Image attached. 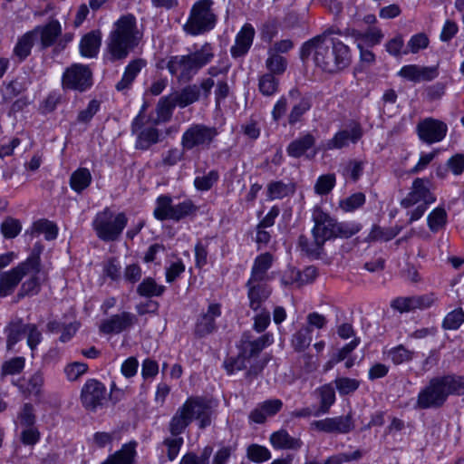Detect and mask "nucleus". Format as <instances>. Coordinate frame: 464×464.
<instances>
[{"instance_id": "49530a36", "label": "nucleus", "mask_w": 464, "mask_h": 464, "mask_svg": "<svg viewBox=\"0 0 464 464\" xmlns=\"http://www.w3.org/2000/svg\"><path fill=\"white\" fill-rule=\"evenodd\" d=\"M279 85V80L273 73H265L259 77L258 90L265 96L274 95Z\"/></svg>"}, {"instance_id": "ea45409f", "label": "nucleus", "mask_w": 464, "mask_h": 464, "mask_svg": "<svg viewBox=\"0 0 464 464\" xmlns=\"http://www.w3.org/2000/svg\"><path fill=\"white\" fill-rule=\"evenodd\" d=\"M165 289V286L158 285L154 278L147 277L137 286V293L140 296L150 298L162 295Z\"/></svg>"}, {"instance_id": "4d7b16f0", "label": "nucleus", "mask_w": 464, "mask_h": 464, "mask_svg": "<svg viewBox=\"0 0 464 464\" xmlns=\"http://www.w3.org/2000/svg\"><path fill=\"white\" fill-rule=\"evenodd\" d=\"M365 203V195L362 192H356L343 200L340 201V208L345 212H351L362 207Z\"/></svg>"}, {"instance_id": "c85d7f7f", "label": "nucleus", "mask_w": 464, "mask_h": 464, "mask_svg": "<svg viewBox=\"0 0 464 464\" xmlns=\"http://www.w3.org/2000/svg\"><path fill=\"white\" fill-rule=\"evenodd\" d=\"M246 286L248 288L249 305L251 309L256 311L270 295L271 289L266 282H255L250 285V280L247 281Z\"/></svg>"}, {"instance_id": "6e6d98bb", "label": "nucleus", "mask_w": 464, "mask_h": 464, "mask_svg": "<svg viewBox=\"0 0 464 464\" xmlns=\"http://www.w3.org/2000/svg\"><path fill=\"white\" fill-rule=\"evenodd\" d=\"M334 238H349L361 230V226L356 223L337 222L335 220Z\"/></svg>"}, {"instance_id": "de8ad7c7", "label": "nucleus", "mask_w": 464, "mask_h": 464, "mask_svg": "<svg viewBox=\"0 0 464 464\" xmlns=\"http://www.w3.org/2000/svg\"><path fill=\"white\" fill-rule=\"evenodd\" d=\"M176 106H178V104L171 94L162 97L157 105L158 118L162 121H169Z\"/></svg>"}, {"instance_id": "4468645a", "label": "nucleus", "mask_w": 464, "mask_h": 464, "mask_svg": "<svg viewBox=\"0 0 464 464\" xmlns=\"http://www.w3.org/2000/svg\"><path fill=\"white\" fill-rule=\"evenodd\" d=\"M221 315V305L218 303L209 304L207 311H202L197 318L194 334L203 338L217 331L216 319Z\"/></svg>"}, {"instance_id": "dca6fc26", "label": "nucleus", "mask_w": 464, "mask_h": 464, "mask_svg": "<svg viewBox=\"0 0 464 464\" xmlns=\"http://www.w3.org/2000/svg\"><path fill=\"white\" fill-rule=\"evenodd\" d=\"M311 425L315 430L327 433L345 434L354 429V422L351 413H348L345 416L314 420Z\"/></svg>"}, {"instance_id": "f3484780", "label": "nucleus", "mask_w": 464, "mask_h": 464, "mask_svg": "<svg viewBox=\"0 0 464 464\" xmlns=\"http://www.w3.org/2000/svg\"><path fill=\"white\" fill-rule=\"evenodd\" d=\"M426 180L417 178L411 187V190L408 193L406 198L401 201V207L408 208L413 205L422 202L426 204L433 203L436 198L427 187Z\"/></svg>"}, {"instance_id": "a878e982", "label": "nucleus", "mask_w": 464, "mask_h": 464, "mask_svg": "<svg viewBox=\"0 0 464 464\" xmlns=\"http://www.w3.org/2000/svg\"><path fill=\"white\" fill-rule=\"evenodd\" d=\"M283 407L279 399H272L259 403L249 414V419L255 423H264L267 417L276 415Z\"/></svg>"}, {"instance_id": "ddd939ff", "label": "nucleus", "mask_w": 464, "mask_h": 464, "mask_svg": "<svg viewBox=\"0 0 464 464\" xmlns=\"http://www.w3.org/2000/svg\"><path fill=\"white\" fill-rule=\"evenodd\" d=\"M106 397L105 386L95 379H89L82 389V402L87 410L95 411L98 407L102 406Z\"/></svg>"}, {"instance_id": "5fc2aeb1", "label": "nucleus", "mask_w": 464, "mask_h": 464, "mask_svg": "<svg viewBox=\"0 0 464 464\" xmlns=\"http://www.w3.org/2000/svg\"><path fill=\"white\" fill-rule=\"evenodd\" d=\"M317 268L314 266L305 267L302 272L292 271L291 283L296 282L300 285L312 283L317 277Z\"/></svg>"}, {"instance_id": "6ab92c4d", "label": "nucleus", "mask_w": 464, "mask_h": 464, "mask_svg": "<svg viewBox=\"0 0 464 464\" xmlns=\"http://www.w3.org/2000/svg\"><path fill=\"white\" fill-rule=\"evenodd\" d=\"M136 322L137 318L133 314L122 312L104 320L100 326V331L107 334H120L131 327Z\"/></svg>"}, {"instance_id": "864d4df0", "label": "nucleus", "mask_w": 464, "mask_h": 464, "mask_svg": "<svg viewBox=\"0 0 464 464\" xmlns=\"http://www.w3.org/2000/svg\"><path fill=\"white\" fill-rule=\"evenodd\" d=\"M428 45V36L424 33L416 34L408 42L407 48L403 50V54L417 53L420 50L427 48Z\"/></svg>"}, {"instance_id": "a18cd8bd", "label": "nucleus", "mask_w": 464, "mask_h": 464, "mask_svg": "<svg viewBox=\"0 0 464 464\" xmlns=\"http://www.w3.org/2000/svg\"><path fill=\"white\" fill-rule=\"evenodd\" d=\"M159 141V131L156 128L150 127L140 131L137 137L136 148L148 150L151 145Z\"/></svg>"}, {"instance_id": "5701e85b", "label": "nucleus", "mask_w": 464, "mask_h": 464, "mask_svg": "<svg viewBox=\"0 0 464 464\" xmlns=\"http://www.w3.org/2000/svg\"><path fill=\"white\" fill-rule=\"evenodd\" d=\"M255 37V29L250 24H245L236 36L235 44L230 53L234 58H239L246 54Z\"/></svg>"}, {"instance_id": "4c0bfd02", "label": "nucleus", "mask_w": 464, "mask_h": 464, "mask_svg": "<svg viewBox=\"0 0 464 464\" xmlns=\"http://www.w3.org/2000/svg\"><path fill=\"white\" fill-rule=\"evenodd\" d=\"M92 174L86 168H79L70 177V187L77 193H82L92 182Z\"/></svg>"}, {"instance_id": "f257e3e1", "label": "nucleus", "mask_w": 464, "mask_h": 464, "mask_svg": "<svg viewBox=\"0 0 464 464\" xmlns=\"http://www.w3.org/2000/svg\"><path fill=\"white\" fill-rule=\"evenodd\" d=\"M334 29H328L324 34L305 42L300 53V57L305 61L312 53L315 65L328 73H336L348 67L352 55L348 45L338 39L331 38ZM336 34H341L340 31Z\"/></svg>"}, {"instance_id": "7ed1b4c3", "label": "nucleus", "mask_w": 464, "mask_h": 464, "mask_svg": "<svg viewBox=\"0 0 464 464\" xmlns=\"http://www.w3.org/2000/svg\"><path fill=\"white\" fill-rule=\"evenodd\" d=\"M215 404L210 399L191 396L178 408L169 423V431L172 436L182 434L195 419L198 428L203 430L211 424Z\"/></svg>"}, {"instance_id": "39448f33", "label": "nucleus", "mask_w": 464, "mask_h": 464, "mask_svg": "<svg viewBox=\"0 0 464 464\" xmlns=\"http://www.w3.org/2000/svg\"><path fill=\"white\" fill-rule=\"evenodd\" d=\"M214 56V47L211 44L205 43L199 49L186 55L171 56L167 69L179 82H189Z\"/></svg>"}, {"instance_id": "a19ab883", "label": "nucleus", "mask_w": 464, "mask_h": 464, "mask_svg": "<svg viewBox=\"0 0 464 464\" xmlns=\"http://www.w3.org/2000/svg\"><path fill=\"white\" fill-rule=\"evenodd\" d=\"M295 193V185L293 183H284L283 181H273L267 186V197L270 199H280Z\"/></svg>"}, {"instance_id": "6e6552de", "label": "nucleus", "mask_w": 464, "mask_h": 464, "mask_svg": "<svg viewBox=\"0 0 464 464\" xmlns=\"http://www.w3.org/2000/svg\"><path fill=\"white\" fill-rule=\"evenodd\" d=\"M197 210L198 207L191 199H186L177 205H172V198L169 196L162 195L157 198V206L153 214L160 221L167 219L179 221L194 215Z\"/></svg>"}, {"instance_id": "9b49d317", "label": "nucleus", "mask_w": 464, "mask_h": 464, "mask_svg": "<svg viewBox=\"0 0 464 464\" xmlns=\"http://www.w3.org/2000/svg\"><path fill=\"white\" fill-rule=\"evenodd\" d=\"M62 84L63 89L84 92L92 84V72L89 66L74 63L64 71Z\"/></svg>"}, {"instance_id": "2f4dec72", "label": "nucleus", "mask_w": 464, "mask_h": 464, "mask_svg": "<svg viewBox=\"0 0 464 464\" xmlns=\"http://www.w3.org/2000/svg\"><path fill=\"white\" fill-rule=\"evenodd\" d=\"M32 83V78L27 72L17 75L5 84L4 99L8 101L24 92Z\"/></svg>"}, {"instance_id": "2eb2a0df", "label": "nucleus", "mask_w": 464, "mask_h": 464, "mask_svg": "<svg viewBox=\"0 0 464 464\" xmlns=\"http://www.w3.org/2000/svg\"><path fill=\"white\" fill-rule=\"evenodd\" d=\"M312 219L314 223L312 229L313 237H317L324 243L334 238L335 219L319 207L314 208Z\"/></svg>"}, {"instance_id": "774afa93", "label": "nucleus", "mask_w": 464, "mask_h": 464, "mask_svg": "<svg viewBox=\"0 0 464 464\" xmlns=\"http://www.w3.org/2000/svg\"><path fill=\"white\" fill-rule=\"evenodd\" d=\"M88 370V365L84 362H74L64 368V373L70 381H76Z\"/></svg>"}, {"instance_id": "bb28decb", "label": "nucleus", "mask_w": 464, "mask_h": 464, "mask_svg": "<svg viewBox=\"0 0 464 464\" xmlns=\"http://www.w3.org/2000/svg\"><path fill=\"white\" fill-rule=\"evenodd\" d=\"M28 257H34L37 258V270L32 271L27 274L29 276V278L24 281L17 295H16V302L20 301L25 296L28 295H37L40 292L41 285H40V278L39 275L41 273V259L39 255H31Z\"/></svg>"}, {"instance_id": "c756f323", "label": "nucleus", "mask_w": 464, "mask_h": 464, "mask_svg": "<svg viewBox=\"0 0 464 464\" xmlns=\"http://www.w3.org/2000/svg\"><path fill=\"white\" fill-rule=\"evenodd\" d=\"M273 260V256L267 252L256 257L248 279L250 285L255 282H266L268 279L267 271L272 266Z\"/></svg>"}, {"instance_id": "e433bc0d", "label": "nucleus", "mask_w": 464, "mask_h": 464, "mask_svg": "<svg viewBox=\"0 0 464 464\" xmlns=\"http://www.w3.org/2000/svg\"><path fill=\"white\" fill-rule=\"evenodd\" d=\"M171 95L179 107L185 108L199 99V87L197 84L188 85Z\"/></svg>"}, {"instance_id": "f8f14e48", "label": "nucleus", "mask_w": 464, "mask_h": 464, "mask_svg": "<svg viewBox=\"0 0 464 464\" xmlns=\"http://www.w3.org/2000/svg\"><path fill=\"white\" fill-rule=\"evenodd\" d=\"M416 129L420 140L427 144L441 141L448 131L445 122L433 118H426L420 121Z\"/></svg>"}, {"instance_id": "603ef678", "label": "nucleus", "mask_w": 464, "mask_h": 464, "mask_svg": "<svg viewBox=\"0 0 464 464\" xmlns=\"http://www.w3.org/2000/svg\"><path fill=\"white\" fill-rule=\"evenodd\" d=\"M34 230L38 234H44L46 240L56 238L58 234L57 226L46 219H41L34 223Z\"/></svg>"}, {"instance_id": "680f3d73", "label": "nucleus", "mask_w": 464, "mask_h": 464, "mask_svg": "<svg viewBox=\"0 0 464 464\" xmlns=\"http://www.w3.org/2000/svg\"><path fill=\"white\" fill-rule=\"evenodd\" d=\"M181 437L173 436V438H166L163 445L167 448V457L169 461H173L179 455L181 446L183 445Z\"/></svg>"}, {"instance_id": "c03bdc74", "label": "nucleus", "mask_w": 464, "mask_h": 464, "mask_svg": "<svg viewBox=\"0 0 464 464\" xmlns=\"http://www.w3.org/2000/svg\"><path fill=\"white\" fill-rule=\"evenodd\" d=\"M291 342L295 351H304L312 342V329L309 326L302 327L293 334Z\"/></svg>"}, {"instance_id": "9d476101", "label": "nucleus", "mask_w": 464, "mask_h": 464, "mask_svg": "<svg viewBox=\"0 0 464 464\" xmlns=\"http://www.w3.org/2000/svg\"><path fill=\"white\" fill-rule=\"evenodd\" d=\"M37 270V258L27 257L15 267L0 274V297H5L14 293L16 286L29 272Z\"/></svg>"}, {"instance_id": "13d9d810", "label": "nucleus", "mask_w": 464, "mask_h": 464, "mask_svg": "<svg viewBox=\"0 0 464 464\" xmlns=\"http://www.w3.org/2000/svg\"><path fill=\"white\" fill-rule=\"evenodd\" d=\"M335 387L341 395H348L355 392L359 386L360 382L356 379H351L348 377L337 378L334 381Z\"/></svg>"}, {"instance_id": "20e7f679", "label": "nucleus", "mask_w": 464, "mask_h": 464, "mask_svg": "<svg viewBox=\"0 0 464 464\" xmlns=\"http://www.w3.org/2000/svg\"><path fill=\"white\" fill-rule=\"evenodd\" d=\"M451 394L459 395L456 374H447L431 378L417 396L416 410L439 409L444 405Z\"/></svg>"}, {"instance_id": "473e14b6", "label": "nucleus", "mask_w": 464, "mask_h": 464, "mask_svg": "<svg viewBox=\"0 0 464 464\" xmlns=\"http://www.w3.org/2000/svg\"><path fill=\"white\" fill-rule=\"evenodd\" d=\"M315 144V138L311 133H306L304 136L294 140L287 146V154L292 157L298 159L311 150Z\"/></svg>"}, {"instance_id": "7c9ffc66", "label": "nucleus", "mask_w": 464, "mask_h": 464, "mask_svg": "<svg viewBox=\"0 0 464 464\" xmlns=\"http://www.w3.org/2000/svg\"><path fill=\"white\" fill-rule=\"evenodd\" d=\"M102 44V33L93 30L82 36L80 43V53L88 58L96 57Z\"/></svg>"}, {"instance_id": "0eeeda50", "label": "nucleus", "mask_w": 464, "mask_h": 464, "mask_svg": "<svg viewBox=\"0 0 464 464\" xmlns=\"http://www.w3.org/2000/svg\"><path fill=\"white\" fill-rule=\"evenodd\" d=\"M212 0H200L191 9L189 18L184 29L192 35H198L214 28L217 17L211 10Z\"/></svg>"}, {"instance_id": "8fccbe9b", "label": "nucleus", "mask_w": 464, "mask_h": 464, "mask_svg": "<svg viewBox=\"0 0 464 464\" xmlns=\"http://www.w3.org/2000/svg\"><path fill=\"white\" fill-rule=\"evenodd\" d=\"M414 352L407 349L402 344L393 347L388 352V357L396 365L411 361Z\"/></svg>"}, {"instance_id": "e2e57ef3", "label": "nucleus", "mask_w": 464, "mask_h": 464, "mask_svg": "<svg viewBox=\"0 0 464 464\" xmlns=\"http://www.w3.org/2000/svg\"><path fill=\"white\" fill-rule=\"evenodd\" d=\"M335 185L334 174H325L318 178L315 185L314 191L319 195L328 194Z\"/></svg>"}, {"instance_id": "393cba45", "label": "nucleus", "mask_w": 464, "mask_h": 464, "mask_svg": "<svg viewBox=\"0 0 464 464\" xmlns=\"http://www.w3.org/2000/svg\"><path fill=\"white\" fill-rule=\"evenodd\" d=\"M273 343V337L270 334H265L262 336L250 340L249 334H244L241 339V352L244 356L251 358L257 355L264 348Z\"/></svg>"}, {"instance_id": "aec40b11", "label": "nucleus", "mask_w": 464, "mask_h": 464, "mask_svg": "<svg viewBox=\"0 0 464 464\" xmlns=\"http://www.w3.org/2000/svg\"><path fill=\"white\" fill-rule=\"evenodd\" d=\"M288 96L292 101H297V103L293 106L288 115V123L294 126L311 109L312 99L309 95H302L297 88L291 89L288 92Z\"/></svg>"}, {"instance_id": "79ce46f5", "label": "nucleus", "mask_w": 464, "mask_h": 464, "mask_svg": "<svg viewBox=\"0 0 464 464\" xmlns=\"http://www.w3.org/2000/svg\"><path fill=\"white\" fill-rule=\"evenodd\" d=\"M34 39L35 37L32 31L27 32L18 39L14 49V53L20 61L24 60L30 54Z\"/></svg>"}, {"instance_id": "c9c22d12", "label": "nucleus", "mask_w": 464, "mask_h": 464, "mask_svg": "<svg viewBox=\"0 0 464 464\" xmlns=\"http://www.w3.org/2000/svg\"><path fill=\"white\" fill-rule=\"evenodd\" d=\"M5 333L6 334V348L10 351L26 333V324H24L23 319L16 318L8 323Z\"/></svg>"}, {"instance_id": "bf43d9fd", "label": "nucleus", "mask_w": 464, "mask_h": 464, "mask_svg": "<svg viewBox=\"0 0 464 464\" xmlns=\"http://www.w3.org/2000/svg\"><path fill=\"white\" fill-rule=\"evenodd\" d=\"M463 322L464 312L460 308L455 309L445 316L442 322V327L446 330H456L462 324Z\"/></svg>"}, {"instance_id": "37998d69", "label": "nucleus", "mask_w": 464, "mask_h": 464, "mask_svg": "<svg viewBox=\"0 0 464 464\" xmlns=\"http://www.w3.org/2000/svg\"><path fill=\"white\" fill-rule=\"evenodd\" d=\"M268 57L266 60V67L268 71L267 73H273L276 77L282 75L287 67V61L280 54L267 52Z\"/></svg>"}, {"instance_id": "f704fd0d", "label": "nucleus", "mask_w": 464, "mask_h": 464, "mask_svg": "<svg viewBox=\"0 0 464 464\" xmlns=\"http://www.w3.org/2000/svg\"><path fill=\"white\" fill-rule=\"evenodd\" d=\"M324 243L317 237H313V241L309 238L301 235L298 238V248L301 252L312 259H318L324 254Z\"/></svg>"}, {"instance_id": "1a4fd4ad", "label": "nucleus", "mask_w": 464, "mask_h": 464, "mask_svg": "<svg viewBox=\"0 0 464 464\" xmlns=\"http://www.w3.org/2000/svg\"><path fill=\"white\" fill-rule=\"evenodd\" d=\"M218 135V130L215 126L193 123L183 132L181 146L184 150L208 149Z\"/></svg>"}, {"instance_id": "3c124183", "label": "nucleus", "mask_w": 464, "mask_h": 464, "mask_svg": "<svg viewBox=\"0 0 464 464\" xmlns=\"http://www.w3.org/2000/svg\"><path fill=\"white\" fill-rule=\"evenodd\" d=\"M246 457L249 460L261 463L271 458V453L267 448L259 444H251L246 449Z\"/></svg>"}, {"instance_id": "69168bd1", "label": "nucleus", "mask_w": 464, "mask_h": 464, "mask_svg": "<svg viewBox=\"0 0 464 464\" xmlns=\"http://www.w3.org/2000/svg\"><path fill=\"white\" fill-rule=\"evenodd\" d=\"M363 172V162L356 160H350L343 170V175L356 182Z\"/></svg>"}, {"instance_id": "0e129e2a", "label": "nucleus", "mask_w": 464, "mask_h": 464, "mask_svg": "<svg viewBox=\"0 0 464 464\" xmlns=\"http://www.w3.org/2000/svg\"><path fill=\"white\" fill-rule=\"evenodd\" d=\"M22 226L19 220L7 218L1 224V232L6 238H14L21 231Z\"/></svg>"}, {"instance_id": "4be33fe9", "label": "nucleus", "mask_w": 464, "mask_h": 464, "mask_svg": "<svg viewBox=\"0 0 464 464\" xmlns=\"http://www.w3.org/2000/svg\"><path fill=\"white\" fill-rule=\"evenodd\" d=\"M32 32L35 38L39 36L41 46L45 49L53 45L62 34V26L59 21L53 19L44 25L36 26Z\"/></svg>"}, {"instance_id": "a211bd4d", "label": "nucleus", "mask_w": 464, "mask_h": 464, "mask_svg": "<svg viewBox=\"0 0 464 464\" xmlns=\"http://www.w3.org/2000/svg\"><path fill=\"white\" fill-rule=\"evenodd\" d=\"M398 75L414 82H430L439 75L438 66H420L417 64L404 65Z\"/></svg>"}, {"instance_id": "58836bf2", "label": "nucleus", "mask_w": 464, "mask_h": 464, "mask_svg": "<svg viewBox=\"0 0 464 464\" xmlns=\"http://www.w3.org/2000/svg\"><path fill=\"white\" fill-rule=\"evenodd\" d=\"M320 397V407L314 412V416L318 417L321 414H325L329 411L330 407L335 401V392L331 384H325L318 389Z\"/></svg>"}, {"instance_id": "412c9836", "label": "nucleus", "mask_w": 464, "mask_h": 464, "mask_svg": "<svg viewBox=\"0 0 464 464\" xmlns=\"http://www.w3.org/2000/svg\"><path fill=\"white\" fill-rule=\"evenodd\" d=\"M147 66V61L143 58H135L125 66L121 79L116 83L115 89L120 92H127L132 86L136 77L143 68Z\"/></svg>"}, {"instance_id": "cd10ccee", "label": "nucleus", "mask_w": 464, "mask_h": 464, "mask_svg": "<svg viewBox=\"0 0 464 464\" xmlns=\"http://www.w3.org/2000/svg\"><path fill=\"white\" fill-rule=\"evenodd\" d=\"M137 445V442L134 440L123 444L119 450L110 455L101 464H135Z\"/></svg>"}, {"instance_id": "338daca9", "label": "nucleus", "mask_w": 464, "mask_h": 464, "mask_svg": "<svg viewBox=\"0 0 464 464\" xmlns=\"http://www.w3.org/2000/svg\"><path fill=\"white\" fill-rule=\"evenodd\" d=\"M24 357H14L2 365V373L4 375H14L22 372L24 367Z\"/></svg>"}, {"instance_id": "052dcab7", "label": "nucleus", "mask_w": 464, "mask_h": 464, "mask_svg": "<svg viewBox=\"0 0 464 464\" xmlns=\"http://www.w3.org/2000/svg\"><path fill=\"white\" fill-rule=\"evenodd\" d=\"M219 174L217 170H210L207 175L197 177L194 179V186L198 190L205 191L210 189L218 180Z\"/></svg>"}, {"instance_id": "f03ea898", "label": "nucleus", "mask_w": 464, "mask_h": 464, "mask_svg": "<svg viewBox=\"0 0 464 464\" xmlns=\"http://www.w3.org/2000/svg\"><path fill=\"white\" fill-rule=\"evenodd\" d=\"M141 39L136 18L132 14L121 16L108 35L104 59L111 63L125 60L139 46Z\"/></svg>"}, {"instance_id": "09e8293b", "label": "nucleus", "mask_w": 464, "mask_h": 464, "mask_svg": "<svg viewBox=\"0 0 464 464\" xmlns=\"http://www.w3.org/2000/svg\"><path fill=\"white\" fill-rule=\"evenodd\" d=\"M447 213L443 208H436L428 216V226L432 232H437L445 227Z\"/></svg>"}, {"instance_id": "b1692460", "label": "nucleus", "mask_w": 464, "mask_h": 464, "mask_svg": "<svg viewBox=\"0 0 464 464\" xmlns=\"http://www.w3.org/2000/svg\"><path fill=\"white\" fill-rule=\"evenodd\" d=\"M362 129L359 125H355L349 130H343L335 133V135L325 144L327 150H340L349 145V142L356 143L362 137Z\"/></svg>"}, {"instance_id": "423d86ee", "label": "nucleus", "mask_w": 464, "mask_h": 464, "mask_svg": "<svg viewBox=\"0 0 464 464\" xmlns=\"http://www.w3.org/2000/svg\"><path fill=\"white\" fill-rule=\"evenodd\" d=\"M128 223L125 213L114 214L110 208H105L96 214L92 227L97 237L105 242L116 241Z\"/></svg>"}, {"instance_id": "72a5a7b5", "label": "nucleus", "mask_w": 464, "mask_h": 464, "mask_svg": "<svg viewBox=\"0 0 464 464\" xmlns=\"http://www.w3.org/2000/svg\"><path fill=\"white\" fill-rule=\"evenodd\" d=\"M270 442L276 449L294 450H299L303 445L300 439L290 436L285 430H280L272 433L270 436Z\"/></svg>"}]
</instances>
